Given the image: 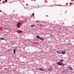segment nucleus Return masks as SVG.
Returning <instances> with one entry per match:
<instances>
[{
    "mask_svg": "<svg viewBox=\"0 0 74 74\" xmlns=\"http://www.w3.org/2000/svg\"><path fill=\"white\" fill-rule=\"evenodd\" d=\"M56 52H57V53H58V54H62V52L60 51L57 50Z\"/></svg>",
    "mask_w": 74,
    "mask_h": 74,
    "instance_id": "obj_1",
    "label": "nucleus"
},
{
    "mask_svg": "<svg viewBox=\"0 0 74 74\" xmlns=\"http://www.w3.org/2000/svg\"><path fill=\"white\" fill-rule=\"evenodd\" d=\"M57 64H58V65H60V66H63V63L61 62H60L58 63Z\"/></svg>",
    "mask_w": 74,
    "mask_h": 74,
    "instance_id": "obj_2",
    "label": "nucleus"
},
{
    "mask_svg": "<svg viewBox=\"0 0 74 74\" xmlns=\"http://www.w3.org/2000/svg\"><path fill=\"white\" fill-rule=\"evenodd\" d=\"M36 37L37 38H38V39H39V40H41L42 39V38L40 37L39 36H37Z\"/></svg>",
    "mask_w": 74,
    "mask_h": 74,
    "instance_id": "obj_3",
    "label": "nucleus"
},
{
    "mask_svg": "<svg viewBox=\"0 0 74 74\" xmlns=\"http://www.w3.org/2000/svg\"><path fill=\"white\" fill-rule=\"evenodd\" d=\"M66 69L67 70H70V66H68L66 67Z\"/></svg>",
    "mask_w": 74,
    "mask_h": 74,
    "instance_id": "obj_4",
    "label": "nucleus"
},
{
    "mask_svg": "<svg viewBox=\"0 0 74 74\" xmlns=\"http://www.w3.org/2000/svg\"><path fill=\"white\" fill-rule=\"evenodd\" d=\"M39 70H40L41 71H45V69H43L42 68H40L39 69Z\"/></svg>",
    "mask_w": 74,
    "mask_h": 74,
    "instance_id": "obj_5",
    "label": "nucleus"
},
{
    "mask_svg": "<svg viewBox=\"0 0 74 74\" xmlns=\"http://www.w3.org/2000/svg\"><path fill=\"white\" fill-rule=\"evenodd\" d=\"M69 70H73V69L71 67L69 66Z\"/></svg>",
    "mask_w": 74,
    "mask_h": 74,
    "instance_id": "obj_6",
    "label": "nucleus"
},
{
    "mask_svg": "<svg viewBox=\"0 0 74 74\" xmlns=\"http://www.w3.org/2000/svg\"><path fill=\"white\" fill-rule=\"evenodd\" d=\"M6 29L7 30H11V29L10 28H7Z\"/></svg>",
    "mask_w": 74,
    "mask_h": 74,
    "instance_id": "obj_7",
    "label": "nucleus"
},
{
    "mask_svg": "<svg viewBox=\"0 0 74 74\" xmlns=\"http://www.w3.org/2000/svg\"><path fill=\"white\" fill-rule=\"evenodd\" d=\"M16 51V49H14V50L13 51H14V54H15V51Z\"/></svg>",
    "mask_w": 74,
    "mask_h": 74,
    "instance_id": "obj_8",
    "label": "nucleus"
},
{
    "mask_svg": "<svg viewBox=\"0 0 74 74\" xmlns=\"http://www.w3.org/2000/svg\"><path fill=\"white\" fill-rule=\"evenodd\" d=\"M21 23L20 22H19L18 23V24H17V25H20V23Z\"/></svg>",
    "mask_w": 74,
    "mask_h": 74,
    "instance_id": "obj_9",
    "label": "nucleus"
},
{
    "mask_svg": "<svg viewBox=\"0 0 74 74\" xmlns=\"http://www.w3.org/2000/svg\"><path fill=\"white\" fill-rule=\"evenodd\" d=\"M17 32H18V33H21V30H19L18 31H17Z\"/></svg>",
    "mask_w": 74,
    "mask_h": 74,
    "instance_id": "obj_10",
    "label": "nucleus"
},
{
    "mask_svg": "<svg viewBox=\"0 0 74 74\" xmlns=\"http://www.w3.org/2000/svg\"><path fill=\"white\" fill-rule=\"evenodd\" d=\"M48 70H49V71H51V69L49 68L48 69Z\"/></svg>",
    "mask_w": 74,
    "mask_h": 74,
    "instance_id": "obj_11",
    "label": "nucleus"
},
{
    "mask_svg": "<svg viewBox=\"0 0 74 74\" xmlns=\"http://www.w3.org/2000/svg\"><path fill=\"white\" fill-rule=\"evenodd\" d=\"M62 54H65L66 53V52H62Z\"/></svg>",
    "mask_w": 74,
    "mask_h": 74,
    "instance_id": "obj_12",
    "label": "nucleus"
},
{
    "mask_svg": "<svg viewBox=\"0 0 74 74\" xmlns=\"http://www.w3.org/2000/svg\"><path fill=\"white\" fill-rule=\"evenodd\" d=\"M34 13H33V14H32V16H34Z\"/></svg>",
    "mask_w": 74,
    "mask_h": 74,
    "instance_id": "obj_13",
    "label": "nucleus"
},
{
    "mask_svg": "<svg viewBox=\"0 0 74 74\" xmlns=\"http://www.w3.org/2000/svg\"><path fill=\"white\" fill-rule=\"evenodd\" d=\"M63 60L61 59L60 60L61 62H63Z\"/></svg>",
    "mask_w": 74,
    "mask_h": 74,
    "instance_id": "obj_14",
    "label": "nucleus"
},
{
    "mask_svg": "<svg viewBox=\"0 0 74 74\" xmlns=\"http://www.w3.org/2000/svg\"><path fill=\"white\" fill-rule=\"evenodd\" d=\"M58 5V6H60V5Z\"/></svg>",
    "mask_w": 74,
    "mask_h": 74,
    "instance_id": "obj_15",
    "label": "nucleus"
},
{
    "mask_svg": "<svg viewBox=\"0 0 74 74\" xmlns=\"http://www.w3.org/2000/svg\"><path fill=\"white\" fill-rule=\"evenodd\" d=\"M0 40H4V38H1Z\"/></svg>",
    "mask_w": 74,
    "mask_h": 74,
    "instance_id": "obj_16",
    "label": "nucleus"
},
{
    "mask_svg": "<svg viewBox=\"0 0 74 74\" xmlns=\"http://www.w3.org/2000/svg\"><path fill=\"white\" fill-rule=\"evenodd\" d=\"M31 26H32V27H34V25H31Z\"/></svg>",
    "mask_w": 74,
    "mask_h": 74,
    "instance_id": "obj_17",
    "label": "nucleus"
},
{
    "mask_svg": "<svg viewBox=\"0 0 74 74\" xmlns=\"http://www.w3.org/2000/svg\"><path fill=\"white\" fill-rule=\"evenodd\" d=\"M18 28H19V27H20L19 25H18Z\"/></svg>",
    "mask_w": 74,
    "mask_h": 74,
    "instance_id": "obj_18",
    "label": "nucleus"
},
{
    "mask_svg": "<svg viewBox=\"0 0 74 74\" xmlns=\"http://www.w3.org/2000/svg\"><path fill=\"white\" fill-rule=\"evenodd\" d=\"M5 2H7V0H5Z\"/></svg>",
    "mask_w": 74,
    "mask_h": 74,
    "instance_id": "obj_19",
    "label": "nucleus"
},
{
    "mask_svg": "<svg viewBox=\"0 0 74 74\" xmlns=\"http://www.w3.org/2000/svg\"><path fill=\"white\" fill-rule=\"evenodd\" d=\"M64 14H66V12H64Z\"/></svg>",
    "mask_w": 74,
    "mask_h": 74,
    "instance_id": "obj_20",
    "label": "nucleus"
},
{
    "mask_svg": "<svg viewBox=\"0 0 74 74\" xmlns=\"http://www.w3.org/2000/svg\"><path fill=\"white\" fill-rule=\"evenodd\" d=\"M41 40L43 41V40H44V39H42V40Z\"/></svg>",
    "mask_w": 74,
    "mask_h": 74,
    "instance_id": "obj_21",
    "label": "nucleus"
},
{
    "mask_svg": "<svg viewBox=\"0 0 74 74\" xmlns=\"http://www.w3.org/2000/svg\"><path fill=\"white\" fill-rule=\"evenodd\" d=\"M7 28H6L4 29L5 30H7Z\"/></svg>",
    "mask_w": 74,
    "mask_h": 74,
    "instance_id": "obj_22",
    "label": "nucleus"
},
{
    "mask_svg": "<svg viewBox=\"0 0 74 74\" xmlns=\"http://www.w3.org/2000/svg\"><path fill=\"white\" fill-rule=\"evenodd\" d=\"M64 51H66V50H64Z\"/></svg>",
    "mask_w": 74,
    "mask_h": 74,
    "instance_id": "obj_23",
    "label": "nucleus"
}]
</instances>
